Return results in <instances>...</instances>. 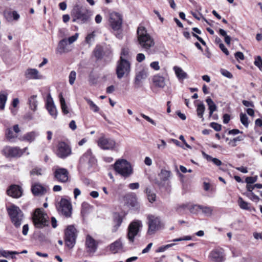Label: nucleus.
Listing matches in <instances>:
<instances>
[{
  "mask_svg": "<svg viewBox=\"0 0 262 262\" xmlns=\"http://www.w3.org/2000/svg\"><path fill=\"white\" fill-rule=\"evenodd\" d=\"M39 134L36 131H31L26 133L23 136H20L18 139L20 141H25L31 143L34 142Z\"/></svg>",
  "mask_w": 262,
  "mask_h": 262,
  "instance_id": "19",
  "label": "nucleus"
},
{
  "mask_svg": "<svg viewBox=\"0 0 262 262\" xmlns=\"http://www.w3.org/2000/svg\"><path fill=\"white\" fill-rule=\"evenodd\" d=\"M254 63L262 72V59L260 56H258L255 58Z\"/></svg>",
  "mask_w": 262,
  "mask_h": 262,
  "instance_id": "47",
  "label": "nucleus"
},
{
  "mask_svg": "<svg viewBox=\"0 0 262 262\" xmlns=\"http://www.w3.org/2000/svg\"><path fill=\"white\" fill-rule=\"evenodd\" d=\"M2 152L3 155L8 158L20 157L24 154V151L17 146H6Z\"/></svg>",
  "mask_w": 262,
  "mask_h": 262,
  "instance_id": "11",
  "label": "nucleus"
},
{
  "mask_svg": "<svg viewBox=\"0 0 262 262\" xmlns=\"http://www.w3.org/2000/svg\"><path fill=\"white\" fill-rule=\"evenodd\" d=\"M59 211L66 217H70L72 214V205L69 201L61 199L59 203Z\"/></svg>",
  "mask_w": 262,
  "mask_h": 262,
  "instance_id": "13",
  "label": "nucleus"
},
{
  "mask_svg": "<svg viewBox=\"0 0 262 262\" xmlns=\"http://www.w3.org/2000/svg\"><path fill=\"white\" fill-rule=\"evenodd\" d=\"M8 99V94L5 91L0 92V110L3 111L5 109V104Z\"/></svg>",
  "mask_w": 262,
  "mask_h": 262,
  "instance_id": "31",
  "label": "nucleus"
},
{
  "mask_svg": "<svg viewBox=\"0 0 262 262\" xmlns=\"http://www.w3.org/2000/svg\"><path fill=\"white\" fill-rule=\"evenodd\" d=\"M148 75V72L146 70L143 69L138 72L136 74L135 81L136 82H140L143 79H145Z\"/></svg>",
  "mask_w": 262,
  "mask_h": 262,
  "instance_id": "35",
  "label": "nucleus"
},
{
  "mask_svg": "<svg viewBox=\"0 0 262 262\" xmlns=\"http://www.w3.org/2000/svg\"><path fill=\"white\" fill-rule=\"evenodd\" d=\"M188 207L189 204H179L176 207V210L177 212L181 213L186 209H188Z\"/></svg>",
  "mask_w": 262,
  "mask_h": 262,
  "instance_id": "43",
  "label": "nucleus"
},
{
  "mask_svg": "<svg viewBox=\"0 0 262 262\" xmlns=\"http://www.w3.org/2000/svg\"><path fill=\"white\" fill-rule=\"evenodd\" d=\"M247 196L250 199L255 202H258L259 200V197L253 192L249 193Z\"/></svg>",
  "mask_w": 262,
  "mask_h": 262,
  "instance_id": "55",
  "label": "nucleus"
},
{
  "mask_svg": "<svg viewBox=\"0 0 262 262\" xmlns=\"http://www.w3.org/2000/svg\"><path fill=\"white\" fill-rule=\"evenodd\" d=\"M191 239V237L190 236H185L184 237L175 238L172 240L173 242H180L182 241H189Z\"/></svg>",
  "mask_w": 262,
  "mask_h": 262,
  "instance_id": "59",
  "label": "nucleus"
},
{
  "mask_svg": "<svg viewBox=\"0 0 262 262\" xmlns=\"http://www.w3.org/2000/svg\"><path fill=\"white\" fill-rule=\"evenodd\" d=\"M221 73L223 76L229 78H231L233 76L232 74L230 72L225 69H222Z\"/></svg>",
  "mask_w": 262,
  "mask_h": 262,
  "instance_id": "56",
  "label": "nucleus"
},
{
  "mask_svg": "<svg viewBox=\"0 0 262 262\" xmlns=\"http://www.w3.org/2000/svg\"><path fill=\"white\" fill-rule=\"evenodd\" d=\"M221 50L227 55H229V51L225 47L223 43H220L219 45Z\"/></svg>",
  "mask_w": 262,
  "mask_h": 262,
  "instance_id": "63",
  "label": "nucleus"
},
{
  "mask_svg": "<svg viewBox=\"0 0 262 262\" xmlns=\"http://www.w3.org/2000/svg\"><path fill=\"white\" fill-rule=\"evenodd\" d=\"M128 187L132 190L137 189L139 188V184L138 183H130L129 184Z\"/></svg>",
  "mask_w": 262,
  "mask_h": 262,
  "instance_id": "64",
  "label": "nucleus"
},
{
  "mask_svg": "<svg viewBox=\"0 0 262 262\" xmlns=\"http://www.w3.org/2000/svg\"><path fill=\"white\" fill-rule=\"evenodd\" d=\"M5 16L8 21H11L12 19L17 20L19 18V15L15 11L6 12Z\"/></svg>",
  "mask_w": 262,
  "mask_h": 262,
  "instance_id": "34",
  "label": "nucleus"
},
{
  "mask_svg": "<svg viewBox=\"0 0 262 262\" xmlns=\"http://www.w3.org/2000/svg\"><path fill=\"white\" fill-rule=\"evenodd\" d=\"M210 126L215 130L217 131V132L220 131L222 129V126L217 123H215V122L211 123L210 124Z\"/></svg>",
  "mask_w": 262,
  "mask_h": 262,
  "instance_id": "57",
  "label": "nucleus"
},
{
  "mask_svg": "<svg viewBox=\"0 0 262 262\" xmlns=\"http://www.w3.org/2000/svg\"><path fill=\"white\" fill-rule=\"evenodd\" d=\"M206 159L208 161L212 162L216 166H220L222 164L221 160L215 158H212L210 156L207 155Z\"/></svg>",
  "mask_w": 262,
  "mask_h": 262,
  "instance_id": "45",
  "label": "nucleus"
},
{
  "mask_svg": "<svg viewBox=\"0 0 262 262\" xmlns=\"http://www.w3.org/2000/svg\"><path fill=\"white\" fill-rule=\"evenodd\" d=\"M198 206H200V205H189L188 210H189L190 212L192 213H196L198 212V210H200L199 207Z\"/></svg>",
  "mask_w": 262,
  "mask_h": 262,
  "instance_id": "51",
  "label": "nucleus"
},
{
  "mask_svg": "<svg viewBox=\"0 0 262 262\" xmlns=\"http://www.w3.org/2000/svg\"><path fill=\"white\" fill-rule=\"evenodd\" d=\"M137 41L139 47L148 54H152L155 42L153 37L147 33L146 28L139 26L137 31Z\"/></svg>",
  "mask_w": 262,
  "mask_h": 262,
  "instance_id": "1",
  "label": "nucleus"
},
{
  "mask_svg": "<svg viewBox=\"0 0 262 262\" xmlns=\"http://www.w3.org/2000/svg\"><path fill=\"white\" fill-rule=\"evenodd\" d=\"M238 204L240 207L242 209L246 210H248L249 209L248 203L244 201L241 198H239L238 199Z\"/></svg>",
  "mask_w": 262,
  "mask_h": 262,
  "instance_id": "46",
  "label": "nucleus"
},
{
  "mask_svg": "<svg viewBox=\"0 0 262 262\" xmlns=\"http://www.w3.org/2000/svg\"><path fill=\"white\" fill-rule=\"evenodd\" d=\"M127 200V204L133 207H136L138 206L137 198L133 195H128L126 196Z\"/></svg>",
  "mask_w": 262,
  "mask_h": 262,
  "instance_id": "38",
  "label": "nucleus"
},
{
  "mask_svg": "<svg viewBox=\"0 0 262 262\" xmlns=\"http://www.w3.org/2000/svg\"><path fill=\"white\" fill-rule=\"evenodd\" d=\"M34 225L36 228H42L49 225V217L43 210L36 209L32 216Z\"/></svg>",
  "mask_w": 262,
  "mask_h": 262,
  "instance_id": "4",
  "label": "nucleus"
},
{
  "mask_svg": "<svg viewBox=\"0 0 262 262\" xmlns=\"http://www.w3.org/2000/svg\"><path fill=\"white\" fill-rule=\"evenodd\" d=\"M54 177L56 180L61 183H66L69 180V172L67 169L63 168H57L54 173Z\"/></svg>",
  "mask_w": 262,
  "mask_h": 262,
  "instance_id": "15",
  "label": "nucleus"
},
{
  "mask_svg": "<svg viewBox=\"0 0 262 262\" xmlns=\"http://www.w3.org/2000/svg\"><path fill=\"white\" fill-rule=\"evenodd\" d=\"M114 170L124 178L132 174L133 170L130 164L125 159L117 160L114 165Z\"/></svg>",
  "mask_w": 262,
  "mask_h": 262,
  "instance_id": "3",
  "label": "nucleus"
},
{
  "mask_svg": "<svg viewBox=\"0 0 262 262\" xmlns=\"http://www.w3.org/2000/svg\"><path fill=\"white\" fill-rule=\"evenodd\" d=\"M109 22L114 31H119L122 24V16L119 13L113 12L110 15Z\"/></svg>",
  "mask_w": 262,
  "mask_h": 262,
  "instance_id": "12",
  "label": "nucleus"
},
{
  "mask_svg": "<svg viewBox=\"0 0 262 262\" xmlns=\"http://www.w3.org/2000/svg\"><path fill=\"white\" fill-rule=\"evenodd\" d=\"M65 243L70 249H72L75 244L77 237V230L73 225L67 227L65 230Z\"/></svg>",
  "mask_w": 262,
  "mask_h": 262,
  "instance_id": "9",
  "label": "nucleus"
},
{
  "mask_svg": "<svg viewBox=\"0 0 262 262\" xmlns=\"http://www.w3.org/2000/svg\"><path fill=\"white\" fill-rule=\"evenodd\" d=\"M80 160L81 162H86L88 160V162L90 164V165H92L96 162V159L92 156L91 151H87L83 156L81 158Z\"/></svg>",
  "mask_w": 262,
  "mask_h": 262,
  "instance_id": "28",
  "label": "nucleus"
},
{
  "mask_svg": "<svg viewBox=\"0 0 262 262\" xmlns=\"http://www.w3.org/2000/svg\"><path fill=\"white\" fill-rule=\"evenodd\" d=\"M57 155L60 158H65L71 154L70 146L64 142H60L58 145Z\"/></svg>",
  "mask_w": 262,
  "mask_h": 262,
  "instance_id": "16",
  "label": "nucleus"
},
{
  "mask_svg": "<svg viewBox=\"0 0 262 262\" xmlns=\"http://www.w3.org/2000/svg\"><path fill=\"white\" fill-rule=\"evenodd\" d=\"M60 103L61 105V108L62 111V112L64 114H67L69 113V111L68 108V106L66 105V101L64 98H63L61 93H60L59 95Z\"/></svg>",
  "mask_w": 262,
  "mask_h": 262,
  "instance_id": "37",
  "label": "nucleus"
},
{
  "mask_svg": "<svg viewBox=\"0 0 262 262\" xmlns=\"http://www.w3.org/2000/svg\"><path fill=\"white\" fill-rule=\"evenodd\" d=\"M25 76L29 79H41L43 76L40 74L38 70L33 68H28L25 72Z\"/></svg>",
  "mask_w": 262,
  "mask_h": 262,
  "instance_id": "18",
  "label": "nucleus"
},
{
  "mask_svg": "<svg viewBox=\"0 0 262 262\" xmlns=\"http://www.w3.org/2000/svg\"><path fill=\"white\" fill-rule=\"evenodd\" d=\"M235 57L237 60L241 59V60H244V55L243 53L241 52H237L235 53Z\"/></svg>",
  "mask_w": 262,
  "mask_h": 262,
  "instance_id": "61",
  "label": "nucleus"
},
{
  "mask_svg": "<svg viewBox=\"0 0 262 262\" xmlns=\"http://www.w3.org/2000/svg\"><path fill=\"white\" fill-rule=\"evenodd\" d=\"M122 217L119 214H116L114 218V225L112 229V231L115 232L117 231L119 227L121 226L122 223Z\"/></svg>",
  "mask_w": 262,
  "mask_h": 262,
  "instance_id": "29",
  "label": "nucleus"
},
{
  "mask_svg": "<svg viewBox=\"0 0 262 262\" xmlns=\"http://www.w3.org/2000/svg\"><path fill=\"white\" fill-rule=\"evenodd\" d=\"M199 207V209L202 210V212L207 216H210L212 215L213 213V208L209 206H205L203 205H200V206H198Z\"/></svg>",
  "mask_w": 262,
  "mask_h": 262,
  "instance_id": "36",
  "label": "nucleus"
},
{
  "mask_svg": "<svg viewBox=\"0 0 262 262\" xmlns=\"http://www.w3.org/2000/svg\"><path fill=\"white\" fill-rule=\"evenodd\" d=\"M72 21L80 24L86 23L90 19V15L89 10L85 7L76 5L72 11Z\"/></svg>",
  "mask_w": 262,
  "mask_h": 262,
  "instance_id": "2",
  "label": "nucleus"
},
{
  "mask_svg": "<svg viewBox=\"0 0 262 262\" xmlns=\"http://www.w3.org/2000/svg\"><path fill=\"white\" fill-rule=\"evenodd\" d=\"M22 191L21 188L19 186L12 185L7 190V194L13 198H18L21 196Z\"/></svg>",
  "mask_w": 262,
  "mask_h": 262,
  "instance_id": "20",
  "label": "nucleus"
},
{
  "mask_svg": "<svg viewBox=\"0 0 262 262\" xmlns=\"http://www.w3.org/2000/svg\"><path fill=\"white\" fill-rule=\"evenodd\" d=\"M128 56V51L127 49H123L121 52V57L122 58H125L127 59V57Z\"/></svg>",
  "mask_w": 262,
  "mask_h": 262,
  "instance_id": "62",
  "label": "nucleus"
},
{
  "mask_svg": "<svg viewBox=\"0 0 262 262\" xmlns=\"http://www.w3.org/2000/svg\"><path fill=\"white\" fill-rule=\"evenodd\" d=\"M122 248V242L120 239L110 245V250L113 253H116Z\"/></svg>",
  "mask_w": 262,
  "mask_h": 262,
  "instance_id": "30",
  "label": "nucleus"
},
{
  "mask_svg": "<svg viewBox=\"0 0 262 262\" xmlns=\"http://www.w3.org/2000/svg\"><path fill=\"white\" fill-rule=\"evenodd\" d=\"M6 138L10 140L12 139L15 138L17 136L15 135L11 128H8L6 131Z\"/></svg>",
  "mask_w": 262,
  "mask_h": 262,
  "instance_id": "48",
  "label": "nucleus"
},
{
  "mask_svg": "<svg viewBox=\"0 0 262 262\" xmlns=\"http://www.w3.org/2000/svg\"><path fill=\"white\" fill-rule=\"evenodd\" d=\"M76 77V73L74 71H71L69 76V81L71 85H73L74 83Z\"/></svg>",
  "mask_w": 262,
  "mask_h": 262,
  "instance_id": "50",
  "label": "nucleus"
},
{
  "mask_svg": "<svg viewBox=\"0 0 262 262\" xmlns=\"http://www.w3.org/2000/svg\"><path fill=\"white\" fill-rule=\"evenodd\" d=\"M98 146L103 150H117L118 145L115 140L106 138L104 136L100 137L97 141Z\"/></svg>",
  "mask_w": 262,
  "mask_h": 262,
  "instance_id": "8",
  "label": "nucleus"
},
{
  "mask_svg": "<svg viewBox=\"0 0 262 262\" xmlns=\"http://www.w3.org/2000/svg\"><path fill=\"white\" fill-rule=\"evenodd\" d=\"M140 116L143 118H144V119H145L147 121L150 122L151 124H152V125H156V123L155 122V121L152 120V119H151L149 117L145 115V114H143V113H141L140 114Z\"/></svg>",
  "mask_w": 262,
  "mask_h": 262,
  "instance_id": "53",
  "label": "nucleus"
},
{
  "mask_svg": "<svg viewBox=\"0 0 262 262\" xmlns=\"http://www.w3.org/2000/svg\"><path fill=\"white\" fill-rule=\"evenodd\" d=\"M37 97V95H34L28 98V104L29 108L33 112H35L37 110L38 105Z\"/></svg>",
  "mask_w": 262,
  "mask_h": 262,
  "instance_id": "26",
  "label": "nucleus"
},
{
  "mask_svg": "<svg viewBox=\"0 0 262 262\" xmlns=\"http://www.w3.org/2000/svg\"><path fill=\"white\" fill-rule=\"evenodd\" d=\"M85 245L88 252L89 253H93L97 249V245L95 241L90 235L86 236Z\"/></svg>",
  "mask_w": 262,
  "mask_h": 262,
  "instance_id": "21",
  "label": "nucleus"
},
{
  "mask_svg": "<svg viewBox=\"0 0 262 262\" xmlns=\"http://www.w3.org/2000/svg\"><path fill=\"white\" fill-rule=\"evenodd\" d=\"M205 111V106L203 102H201L198 104L196 106V114L198 117L201 118L202 121H204V118L203 115Z\"/></svg>",
  "mask_w": 262,
  "mask_h": 262,
  "instance_id": "32",
  "label": "nucleus"
},
{
  "mask_svg": "<svg viewBox=\"0 0 262 262\" xmlns=\"http://www.w3.org/2000/svg\"><path fill=\"white\" fill-rule=\"evenodd\" d=\"M142 227V222L139 220L134 221L130 223L128 227L127 234V237L130 242H134L135 237L139 232Z\"/></svg>",
  "mask_w": 262,
  "mask_h": 262,
  "instance_id": "10",
  "label": "nucleus"
},
{
  "mask_svg": "<svg viewBox=\"0 0 262 262\" xmlns=\"http://www.w3.org/2000/svg\"><path fill=\"white\" fill-rule=\"evenodd\" d=\"M68 41L67 39L64 38L61 40L58 44L56 49V52L60 54L67 53L70 51V50L67 48Z\"/></svg>",
  "mask_w": 262,
  "mask_h": 262,
  "instance_id": "24",
  "label": "nucleus"
},
{
  "mask_svg": "<svg viewBox=\"0 0 262 262\" xmlns=\"http://www.w3.org/2000/svg\"><path fill=\"white\" fill-rule=\"evenodd\" d=\"M42 172H43V170L42 168H39V167H36V168H33L30 171V174H31V175H32V176H35V175L40 176V175H42Z\"/></svg>",
  "mask_w": 262,
  "mask_h": 262,
  "instance_id": "49",
  "label": "nucleus"
},
{
  "mask_svg": "<svg viewBox=\"0 0 262 262\" xmlns=\"http://www.w3.org/2000/svg\"><path fill=\"white\" fill-rule=\"evenodd\" d=\"M240 120L241 123L246 127H248L249 125L248 118L247 116L243 113L240 114Z\"/></svg>",
  "mask_w": 262,
  "mask_h": 262,
  "instance_id": "42",
  "label": "nucleus"
},
{
  "mask_svg": "<svg viewBox=\"0 0 262 262\" xmlns=\"http://www.w3.org/2000/svg\"><path fill=\"white\" fill-rule=\"evenodd\" d=\"M145 58V56L144 54L143 53H139L136 56V60L139 62H141L142 61H143Z\"/></svg>",
  "mask_w": 262,
  "mask_h": 262,
  "instance_id": "60",
  "label": "nucleus"
},
{
  "mask_svg": "<svg viewBox=\"0 0 262 262\" xmlns=\"http://www.w3.org/2000/svg\"><path fill=\"white\" fill-rule=\"evenodd\" d=\"M12 223L16 228L20 226L24 219V215L19 207L13 205L7 209Z\"/></svg>",
  "mask_w": 262,
  "mask_h": 262,
  "instance_id": "5",
  "label": "nucleus"
},
{
  "mask_svg": "<svg viewBox=\"0 0 262 262\" xmlns=\"http://www.w3.org/2000/svg\"><path fill=\"white\" fill-rule=\"evenodd\" d=\"M257 180L256 177H249L246 179V182L248 184H253Z\"/></svg>",
  "mask_w": 262,
  "mask_h": 262,
  "instance_id": "58",
  "label": "nucleus"
},
{
  "mask_svg": "<svg viewBox=\"0 0 262 262\" xmlns=\"http://www.w3.org/2000/svg\"><path fill=\"white\" fill-rule=\"evenodd\" d=\"M145 192L146 193L147 199L150 202L152 203L156 201V195L150 188L147 187L145 190Z\"/></svg>",
  "mask_w": 262,
  "mask_h": 262,
  "instance_id": "39",
  "label": "nucleus"
},
{
  "mask_svg": "<svg viewBox=\"0 0 262 262\" xmlns=\"http://www.w3.org/2000/svg\"><path fill=\"white\" fill-rule=\"evenodd\" d=\"M1 255L4 257H8L10 255L12 254H18L19 253L16 251H9L7 250L0 251Z\"/></svg>",
  "mask_w": 262,
  "mask_h": 262,
  "instance_id": "44",
  "label": "nucleus"
},
{
  "mask_svg": "<svg viewBox=\"0 0 262 262\" xmlns=\"http://www.w3.org/2000/svg\"><path fill=\"white\" fill-rule=\"evenodd\" d=\"M206 102L208 106L209 116H211L212 115L213 113L216 110L217 106L212 100L209 97L206 99Z\"/></svg>",
  "mask_w": 262,
  "mask_h": 262,
  "instance_id": "33",
  "label": "nucleus"
},
{
  "mask_svg": "<svg viewBox=\"0 0 262 262\" xmlns=\"http://www.w3.org/2000/svg\"><path fill=\"white\" fill-rule=\"evenodd\" d=\"M209 258L213 262H223L225 260V255L223 249L212 250L209 253Z\"/></svg>",
  "mask_w": 262,
  "mask_h": 262,
  "instance_id": "17",
  "label": "nucleus"
},
{
  "mask_svg": "<svg viewBox=\"0 0 262 262\" xmlns=\"http://www.w3.org/2000/svg\"><path fill=\"white\" fill-rule=\"evenodd\" d=\"M95 36L96 34L95 31L89 33L85 37V41L86 43L91 44L93 42H94Z\"/></svg>",
  "mask_w": 262,
  "mask_h": 262,
  "instance_id": "40",
  "label": "nucleus"
},
{
  "mask_svg": "<svg viewBox=\"0 0 262 262\" xmlns=\"http://www.w3.org/2000/svg\"><path fill=\"white\" fill-rule=\"evenodd\" d=\"M171 176V172L169 170H166L165 169H162L158 174V177L160 179V181H157L156 183L160 187H163L165 186V184L167 182V186H170L169 185V179Z\"/></svg>",
  "mask_w": 262,
  "mask_h": 262,
  "instance_id": "14",
  "label": "nucleus"
},
{
  "mask_svg": "<svg viewBox=\"0 0 262 262\" xmlns=\"http://www.w3.org/2000/svg\"><path fill=\"white\" fill-rule=\"evenodd\" d=\"M147 224L148 225L147 233L150 235L155 234L162 227L160 217L153 214L148 215Z\"/></svg>",
  "mask_w": 262,
  "mask_h": 262,
  "instance_id": "6",
  "label": "nucleus"
},
{
  "mask_svg": "<svg viewBox=\"0 0 262 262\" xmlns=\"http://www.w3.org/2000/svg\"><path fill=\"white\" fill-rule=\"evenodd\" d=\"M130 71V63L128 60L122 57L120 58L117 62L116 74L119 79L127 76Z\"/></svg>",
  "mask_w": 262,
  "mask_h": 262,
  "instance_id": "7",
  "label": "nucleus"
},
{
  "mask_svg": "<svg viewBox=\"0 0 262 262\" xmlns=\"http://www.w3.org/2000/svg\"><path fill=\"white\" fill-rule=\"evenodd\" d=\"M46 107L50 114L53 117L56 118L57 115V111L51 98H48L46 103Z\"/></svg>",
  "mask_w": 262,
  "mask_h": 262,
  "instance_id": "23",
  "label": "nucleus"
},
{
  "mask_svg": "<svg viewBox=\"0 0 262 262\" xmlns=\"http://www.w3.org/2000/svg\"><path fill=\"white\" fill-rule=\"evenodd\" d=\"M79 36V34L76 33L74 35L70 37L67 39L68 42L69 44H72L74 42H75L78 38Z\"/></svg>",
  "mask_w": 262,
  "mask_h": 262,
  "instance_id": "52",
  "label": "nucleus"
},
{
  "mask_svg": "<svg viewBox=\"0 0 262 262\" xmlns=\"http://www.w3.org/2000/svg\"><path fill=\"white\" fill-rule=\"evenodd\" d=\"M150 67L151 69L158 71L160 70V67L158 61H154L150 63Z\"/></svg>",
  "mask_w": 262,
  "mask_h": 262,
  "instance_id": "54",
  "label": "nucleus"
},
{
  "mask_svg": "<svg viewBox=\"0 0 262 262\" xmlns=\"http://www.w3.org/2000/svg\"><path fill=\"white\" fill-rule=\"evenodd\" d=\"M173 69L179 80H183L187 78V74L181 68L174 66Z\"/></svg>",
  "mask_w": 262,
  "mask_h": 262,
  "instance_id": "27",
  "label": "nucleus"
},
{
  "mask_svg": "<svg viewBox=\"0 0 262 262\" xmlns=\"http://www.w3.org/2000/svg\"><path fill=\"white\" fill-rule=\"evenodd\" d=\"M152 81L155 86L163 89L166 85L165 78L159 74L153 76Z\"/></svg>",
  "mask_w": 262,
  "mask_h": 262,
  "instance_id": "22",
  "label": "nucleus"
},
{
  "mask_svg": "<svg viewBox=\"0 0 262 262\" xmlns=\"http://www.w3.org/2000/svg\"><path fill=\"white\" fill-rule=\"evenodd\" d=\"M85 100L89 105L90 109L92 111L96 113L99 111V107L97 105H96L93 101L88 98L85 99Z\"/></svg>",
  "mask_w": 262,
  "mask_h": 262,
  "instance_id": "41",
  "label": "nucleus"
},
{
  "mask_svg": "<svg viewBox=\"0 0 262 262\" xmlns=\"http://www.w3.org/2000/svg\"><path fill=\"white\" fill-rule=\"evenodd\" d=\"M31 190L35 195H39L44 194L47 189L39 184H35L32 186Z\"/></svg>",
  "mask_w": 262,
  "mask_h": 262,
  "instance_id": "25",
  "label": "nucleus"
}]
</instances>
